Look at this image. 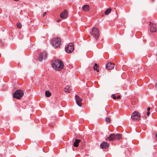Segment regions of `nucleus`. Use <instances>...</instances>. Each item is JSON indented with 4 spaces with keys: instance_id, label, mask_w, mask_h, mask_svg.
<instances>
[{
    "instance_id": "obj_22",
    "label": "nucleus",
    "mask_w": 157,
    "mask_h": 157,
    "mask_svg": "<svg viewBox=\"0 0 157 157\" xmlns=\"http://www.w3.org/2000/svg\"><path fill=\"white\" fill-rule=\"evenodd\" d=\"M106 121L108 122H109L110 121V119L109 117H107L106 119Z\"/></svg>"
},
{
    "instance_id": "obj_25",
    "label": "nucleus",
    "mask_w": 157,
    "mask_h": 157,
    "mask_svg": "<svg viewBox=\"0 0 157 157\" xmlns=\"http://www.w3.org/2000/svg\"><path fill=\"white\" fill-rule=\"evenodd\" d=\"M46 12H44L43 14V16L44 17L45 16V15H46Z\"/></svg>"
},
{
    "instance_id": "obj_2",
    "label": "nucleus",
    "mask_w": 157,
    "mask_h": 157,
    "mask_svg": "<svg viewBox=\"0 0 157 157\" xmlns=\"http://www.w3.org/2000/svg\"><path fill=\"white\" fill-rule=\"evenodd\" d=\"M121 138V135L120 134H117L115 135L114 134H110L109 137H107L105 139L106 140H109V141H113L115 140H117Z\"/></svg>"
},
{
    "instance_id": "obj_21",
    "label": "nucleus",
    "mask_w": 157,
    "mask_h": 157,
    "mask_svg": "<svg viewBox=\"0 0 157 157\" xmlns=\"http://www.w3.org/2000/svg\"><path fill=\"white\" fill-rule=\"evenodd\" d=\"M115 100V99H117V98H116V96H115V94H113L112 95V96H111Z\"/></svg>"
},
{
    "instance_id": "obj_4",
    "label": "nucleus",
    "mask_w": 157,
    "mask_h": 157,
    "mask_svg": "<svg viewBox=\"0 0 157 157\" xmlns=\"http://www.w3.org/2000/svg\"><path fill=\"white\" fill-rule=\"evenodd\" d=\"M91 34L97 40L99 37V32L98 28L96 27L93 28L92 32L91 33Z\"/></svg>"
},
{
    "instance_id": "obj_9",
    "label": "nucleus",
    "mask_w": 157,
    "mask_h": 157,
    "mask_svg": "<svg viewBox=\"0 0 157 157\" xmlns=\"http://www.w3.org/2000/svg\"><path fill=\"white\" fill-rule=\"evenodd\" d=\"M47 56V54L45 52H41L40 55L39 60L40 61H41L43 59L46 58Z\"/></svg>"
},
{
    "instance_id": "obj_8",
    "label": "nucleus",
    "mask_w": 157,
    "mask_h": 157,
    "mask_svg": "<svg viewBox=\"0 0 157 157\" xmlns=\"http://www.w3.org/2000/svg\"><path fill=\"white\" fill-rule=\"evenodd\" d=\"M67 11L66 10H64L60 14V17L61 18L65 19L67 17Z\"/></svg>"
},
{
    "instance_id": "obj_29",
    "label": "nucleus",
    "mask_w": 157,
    "mask_h": 157,
    "mask_svg": "<svg viewBox=\"0 0 157 157\" xmlns=\"http://www.w3.org/2000/svg\"><path fill=\"white\" fill-rule=\"evenodd\" d=\"M155 86L157 87V83L155 84Z\"/></svg>"
},
{
    "instance_id": "obj_13",
    "label": "nucleus",
    "mask_w": 157,
    "mask_h": 157,
    "mask_svg": "<svg viewBox=\"0 0 157 157\" xmlns=\"http://www.w3.org/2000/svg\"><path fill=\"white\" fill-rule=\"evenodd\" d=\"M151 22H150V26L151 27H150V30L151 32H155L157 30V29L156 27L154 25H151Z\"/></svg>"
},
{
    "instance_id": "obj_11",
    "label": "nucleus",
    "mask_w": 157,
    "mask_h": 157,
    "mask_svg": "<svg viewBox=\"0 0 157 157\" xmlns=\"http://www.w3.org/2000/svg\"><path fill=\"white\" fill-rule=\"evenodd\" d=\"M109 144L104 141H103L100 144V147L102 149H106L109 147Z\"/></svg>"
},
{
    "instance_id": "obj_26",
    "label": "nucleus",
    "mask_w": 157,
    "mask_h": 157,
    "mask_svg": "<svg viewBox=\"0 0 157 157\" xmlns=\"http://www.w3.org/2000/svg\"><path fill=\"white\" fill-rule=\"evenodd\" d=\"M150 107H148L147 108V111H150Z\"/></svg>"
},
{
    "instance_id": "obj_18",
    "label": "nucleus",
    "mask_w": 157,
    "mask_h": 157,
    "mask_svg": "<svg viewBox=\"0 0 157 157\" xmlns=\"http://www.w3.org/2000/svg\"><path fill=\"white\" fill-rule=\"evenodd\" d=\"M45 94L46 97H49L51 95V94L49 91H46L45 92Z\"/></svg>"
},
{
    "instance_id": "obj_5",
    "label": "nucleus",
    "mask_w": 157,
    "mask_h": 157,
    "mask_svg": "<svg viewBox=\"0 0 157 157\" xmlns=\"http://www.w3.org/2000/svg\"><path fill=\"white\" fill-rule=\"evenodd\" d=\"M24 93L21 90H17L13 94V97L17 99H20L23 96Z\"/></svg>"
},
{
    "instance_id": "obj_28",
    "label": "nucleus",
    "mask_w": 157,
    "mask_h": 157,
    "mask_svg": "<svg viewBox=\"0 0 157 157\" xmlns=\"http://www.w3.org/2000/svg\"><path fill=\"white\" fill-rule=\"evenodd\" d=\"M110 108V107L109 106H108L106 107V108Z\"/></svg>"
},
{
    "instance_id": "obj_12",
    "label": "nucleus",
    "mask_w": 157,
    "mask_h": 157,
    "mask_svg": "<svg viewBox=\"0 0 157 157\" xmlns=\"http://www.w3.org/2000/svg\"><path fill=\"white\" fill-rule=\"evenodd\" d=\"M114 67V64L111 62H109L108 63L106 66V68L107 70H111Z\"/></svg>"
},
{
    "instance_id": "obj_16",
    "label": "nucleus",
    "mask_w": 157,
    "mask_h": 157,
    "mask_svg": "<svg viewBox=\"0 0 157 157\" xmlns=\"http://www.w3.org/2000/svg\"><path fill=\"white\" fill-rule=\"evenodd\" d=\"M94 70L96 71L97 72L99 71V69L98 68V65L97 64L95 63L94 64Z\"/></svg>"
},
{
    "instance_id": "obj_14",
    "label": "nucleus",
    "mask_w": 157,
    "mask_h": 157,
    "mask_svg": "<svg viewBox=\"0 0 157 157\" xmlns=\"http://www.w3.org/2000/svg\"><path fill=\"white\" fill-rule=\"evenodd\" d=\"M80 140L76 139L74 142L73 145L74 147H77L78 146V144L80 142Z\"/></svg>"
},
{
    "instance_id": "obj_20",
    "label": "nucleus",
    "mask_w": 157,
    "mask_h": 157,
    "mask_svg": "<svg viewBox=\"0 0 157 157\" xmlns=\"http://www.w3.org/2000/svg\"><path fill=\"white\" fill-rule=\"evenodd\" d=\"M17 26L18 28H21V25L20 23H17Z\"/></svg>"
},
{
    "instance_id": "obj_27",
    "label": "nucleus",
    "mask_w": 157,
    "mask_h": 157,
    "mask_svg": "<svg viewBox=\"0 0 157 157\" xmlns=\"http://www.w3.org/2000/svg\"><path fill=\"white\" fill-rule=\"evenodd\" d=\"M61 21V20L59 19H58V20H57V21L58 22H59V21Z\"/></svg>"
},
{
    "instance_id": "obj_6",
    "label": "nucleus",
    "mask_w": 157,
    "mask_h": 157,
    "mask_svg": "<svg viewBox=\"0 0 157 157\" xmlns=\"http://www.w3.org/2000/svg\"><path fill=\"white\" fill-rule=\"evenodd\" d=\"M132 119L135 121H139L140 119V113L138 112L135 111L132 115Z\"/></svg>"
},
{
    "instance_id": "obj_30",
    "label": "nucleus",
    "mask_w": 157,
    "mask_h": 157,
    "mask_svg": "<svg viewBox=\"0 0 157 157\" xmlns=\"http://www.w3.org/2000/svg\"><path fill=\"white\" fill-rule=\"evenodd\" d=\"M156 137L157 138V134L156 135Z\"/></svg>"
},
{
    "instance_id": "obj_7",
    "label": "nucleus",
    "mask_w": 157,
    "mask_h": 157,
    "mask_svg": "<svg viewBox=\"0 0 157 157\" xmlns=\"http://www.w3.org/2000/svg\"><path fill=\"white\" fill-rule=\"evenodd\" d=\"M74 50V44L73 43H69L65 48L66 51L68 53L72 52Z\"/></svg>"
},
{
    "instance_id": "obj_10",
    "label": "nucleus",
    "mask_w": 157,
    "mask_h": 157,
    "mask_svg": "<svg viewBox=\"0 0 157 157\" xmlns=\"http://www.w3.org/2000/svg\"><path fill=\"white\" fill-rule=\"evenodd\" d=\"M75 98L77 105L79 106H81L82 105V104L81 103L82 101V99L77 95L75 96Z\"/></svg>"
},
{
    "instance_id": "obj_15",
    "label": "nucleus",
    "mask_w": 157,
    "mask_h": 157,
    "mask_svg": "<svg viewBox=\"0 0 157 157\" xmlns=\"http://www.w3.org/2000/svg\"><path fill=\"white\" fill-rule=\"evenodd\" d=\"M89 6L88 5H85L82 7V10L85 11H88L89 10Z\"/></svg>"
},
{
    "instance_id": "obj_3",
    "label": "nucleus",
    "mask_w": 157,
    "mask_h": 157,
    "mask_svg": "<svg viewBox=\"0 0 157 157\" xmlns=\"http://www.w3.org/2000/svg\"><path fill=\"white\" fill-rule=\"evenodd\" d=\"M52 45L55 48L59 47L61 44V39L59 38H54L52 41Z\"/></svg>"
},
{
    "instance_id": "obj_19",
    "label": "nucleus",
    "mask_w": 157,
    "mask_h": 157,
    "mask_svg": "<svg viewBox=\"0 0 157 157\" xmlns=\"http://www.w3.org/2000/svg\"><path fill=\"white\" fill-rule=\"evenodd\" d=\"M64 90L66 92H68L69 93H71V89L69 88H68V87L65 88L64 89Z\"/></svg>"
},
{
    "instance_id": "obj_24",
    "label": "nucleus",
    "mask_w": 157,
    "mask_h": 157,
    "mask_svg": "<svg viewBox=\"0 0 157 157\" xmlns=\"http://www.w3.org/2000/svg\"><path fill=\"white\" fill-rule=\"evenodd\" d=\"M150 112L149 111H147V114L148 116L150 115Z\"/></svg>"
},
{
    "instance_id": "obj_23",
    "label": "nucleus",
    "mask_w": 157,
    "mask_h": 157,
    "mask_svg": "<svg viewBox=\"0 0 157 157\" xmlns=\"http://www.w3.org/2000/svg\"><path fill=\"white\" fill-rule=\"evenodd\" d=\"M116 98L117 99H119L121 98V97L120 95H118Z\"/></svg>"
},
{
    "instance_id": "obj_1",
    "label": "nucleus",
    "mask_w": 157,
    "mask_h": 157,
    "mask_svg": "<svg viewBox=\"0 0 157 157\" xmlns=\"http://www.w3.org/2000/svg\"><path fill=\"white\" fill-rule=\"evenodd\" d=\"M52 67L57 71H60L63 67V63L60 60H55L52 64Z\"/></svg>"
},
{
    "instance_id": "obj_17",
    "label": "nucleus",
    "mask_w": 157,
    "mask_h": 157,
    "mask_svg": "<svg viewBox=\"0 0 157 157\" xmlns=\"http://www.w3.org/2000/svg\"><path fill=\"white\" fill-rule=\"evenodd\" d=\"M111 10L112 9L111 8H109L106 10L104 13L105 15H108L111 12Z\"/></svg>"
}]
</instances>
